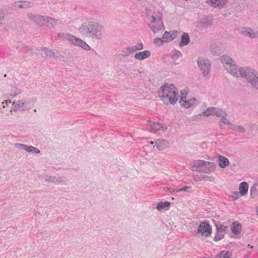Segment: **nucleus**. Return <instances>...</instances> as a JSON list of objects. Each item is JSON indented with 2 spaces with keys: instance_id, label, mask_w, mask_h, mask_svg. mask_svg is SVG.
<instances>
[{
  "instance_id": "obj_41",
  "label": "nucleus",
  "mask_w": 258,
  "mask_h": 258,
  "mask_svg": "<svg viewBox=\"0 0 258 258\" xmlns=\"http://www.w3.org/2000/svg\"><path fill=\"white\" fill-rule=\"evenodd\" d=\"M127 50H128V52H130V54H132V53L137 51L135 46L127 47Z\"/></svg>"
},
{
  "instance_id": "obj_10",
  "label": "nucleus",
  "mask_w": 258,
  "mask_h": 258,
  "mask_svg": "<svg viewBox=\"0 0 258 258\" xmlns=\"http://www.w3.org/2000/svg\"><path fill=\"white\" fill-rule=\"evenodd\" d=\"M27 17L29 20L38 26L40 27L44 26L45 16L35 15L31 12H28L27 13Z\"/></svg>"
},
{
  "instance_id": "obj_32",
  "label": "nucleus",
  "mask_w": 258,
  "mask_h": 258,
  "mask_svg": "<svg viewBox=\"0 0 258 258\" xmlns=\"http://www.w3.org/2000/svg\"><path fill=\"white\" fill-rule=\"evenodd\" d=\"M224 233L217 231V233L214 237V239L215 241L220 240L221 239H222L224 237Z\"/></svg>"
},
{
  "instance_id": "obj_22",
  "label": "nucleus",
  "mask_w": 258,
  "mask_h": 258,
  "mask_svg": "<svg viewBox=\"0 0 258 258\" xmlns=\"http://www.w3.org/2000/svg\"><path fill=\"white\" fill-rule=\"evenodd\" d=\"M44 19V26H48L50 24L52 27H54L58 22L57 19L48 16H45Z\"/></svg>"
},
{
  "instance_id": "obj_15",
  "label": "nucleus",
  "mask_w": 258,
  "mask_h": 258,
  "mask_svg": "<svg viewBox=\"0 0 258 258\" xmlns=\"http://www.w3.org/2000/svg\"><path fill=\"white\" fill-rule=\"evenodd\" d=\"M167 129L165 125H162L158 122H151L150 124V130L152 132H156L158 131L162 130L165 131Z\"/></svg>"
},
{
  "instance_id": "obj_16",
  "label": "nucleus",
  "mask_w": 258,
  "mask_h": 258,
  "mask_svg": "<svg viewBox=\"0 0 258 258\" xmlns=\"http://www.w3.org/2000/svg\"><path fill=\"white\" fill-rule=\"evenodd\" d=\"M222 45L220 43H215L210 46V51L212 54L217 56L222 52Z\"/></svg>"
},
{
  "instance_id": "obj_28",
  "label": "nucleus",
  "mask_w": 258,
  "mask_h": 258,
  "mask_svg": "<svg viewBox=\"0 0 258 258\" xmlns=\"http://www.w3.org/2000/svg\"><path fill=\"white\" fill-rule=\"evenodd\" d=\"M226 113L222 109L214 107V115L217 116L223 117L225 116Z\"/></svg>"
},
{
  "instance_id": "obj_7",
  "label": "nucleus",
  "mask_w": 258,
  "mask_h": 258,
  "mask_svg": "<svg viewBox=\"0 0 258 258\" xmlns=\"http://www.w3.org/2000/svg\"><path fill=\"white\" fill-rule=\"evenodd\" d=\"M220 60L227 73L232 76L237 68L236 62L230 56L225 54L220 56Z\"/></svg>"
},
{
  "instance_id": "obj_33",
  "label": "nucleus",
  "mask_w": 258,
  "mask_h": 258,
  "mask_svg": "<svg viewBox=\"0 0 258 258\" xmlns=\"http://www.w3.org/2000/svg\"><path fill=\"white\" fill-rule=\"evenodd\" d=\"M165 42L163 40L162 37L156 38L154 40V43L158 45H162Z\"/></svg>"
},
{
  "instance_id": "obj_50",
  "label": "nucleus",
  "mask_w": 258,
  "mask_h": 258,
  "mask_svg": "<svg viewBox=\"0 0 258 258\" xmlns=\"http://www.w3.org/2000/svg\"><path fill=\"white\" fill-rule=\"evenodd\" d=\"M151 144H153V142H151Z\"/></svg>"
},
{
  "instance_id": "obj_46",
  "label": "nucleus",
  "mask_w": 258,
  "mask_h": 258,
  "mask_svg": "<svg viewBox=\"0 0 258 258\" xmlns=\"http://www.w3.org/2000/svg\"><path fill=\"white\" fill-rule=\"evenodd\" d=\"M10 103H11V101L9 100H6L5 102H3V104H6V105H8Z\"/></svg>"
},
{
  "instance_id": "obj_3",
  "label": "nucleus",
  "mask_w": 258,
  "mask_h": 258,
  "mask_svg": "<svg viewBox=\"0 0 258 258\" xmlns=\"http://www.w3.org/2000/svg\"><path fill=\"white\" fill-rule=\"evenodd\" d=\"M232 76L247 81H258V72L249 66L237 67Z\"/></svg>"
},
{
  "instance_id": "obj_11",
  "label": "nucleus",
  "mask_w": 258,
  "mask_h": 258,
  "mask_svg": "<svg viewBox=\"0 0 258 258\" xmlns=\"http://www.w3.org/2000/svg\"><path fill=\"white\" fill-rule=\"evenodd\" d=\"M197 62L199 67L201 70L203 71V75L206 76L208 74L211 68V63L210 61L208 59L199 58Z\"/></svg>"
},
{
  "instance_id": "obj_34",
  "label": "nucleus",
  "mask_w": 258,
  "mask_h": 258,
  "mask_svg": "<svg viewBox=\"0 0 258 258\" xmlns=\"http://www.w3.org/2000/svg\"><path fill=\"white\" fill-rule=\"evenodd\" d=\"M217 231L224 233L227 229V226L223 225L217 226Z\"/></svg>"
},
{
  "instance_id": "obj_2",
  "label": "nucleus",
  "mask_w": 258,
  "mask_h": 258,
  "mask_svg": "<svg viewBox=\"0 0 258 258\" xmlns=\"http://www.w3.org/2000/svg\"><path fill=\"white\" fill-rule=\"evenodd\" d=\"M102 28V26L100 24L91 21L83 24L79 30L82 34L87 37L101 40L103 37L101 32Z\"/></svg>"
},
{
  "instance_id": "obj_35",
  "label": "nucleus",
  "mask_w": 258,
  "mask_h": 258,
  "mask_svg": "<svg viewBox=\"0 0 258 258\" xmlns=\"http://www.w3.org/2000/svg\"><path fill=\"white\" fill-rule=\"evenodd\" d=\"M200 24L202 27H205L209 26L211 24V22H208L206 19H204L200 22Z\"/></svg>"
},
{
  "instance_id": "obj_42",
  "label": "nucleus",
  "mask_w": 258,
  "mask_h": 258,
  "mask_svg": "<svg viewBox=\"0 0 258 258\" xmlns=\"http://www.w3.org/2000/svg\"><path fill=\"white\" fill-rule=\"evenodd\" d=\"M222 117H223L222 119V122H223L225 124H229L230 123V121L227 118L224 117V116Z\"/></svg>"
},
{
  "instance_id": "obj_39",
  "label": "nucleus",
  "mask_w": 258,
  "mask_h": 258,
  "mask_svg": "<svg viewBox=\"0 0 258 258\" xmlns=\"http://www.w3.org/2000/svg\"><path fill=\"white\" fill-rule=\"evenodd\" d=\"M205 180L213 182L215 180V178L212 176H205L203 177Z\"/></svg>"
},
{
  "instance_id": "obj_40",
  "label": "nucleus",
  "mask_w": 258,
  "mask_h": 258,
  "mask_svg": "<svg viewBox=\"0 0 258 258\" xmlns=\"http://www.w3.org/2000/svg\"><path fill=\"white\" fill-rule=\"evenodd\" d=\"M191 187L188 186H185L181 188H179L176 190V192H179L181 191H186L187 189H190Z\"/></svg>"
},
{
  "instance_id": "obj_18",
  "label": "nucleus",
  "mask_w": 258,
  "mask_h": 258,
  "mask_svg": "<svg viewBox=\"0 0 258 258\" xmlns=\"http://www.w3.org/2000/svg\"><path fill=\"white\" fill-rule=\"evenodd\" d=\"M41 55L43 57H49L50 58L54 57V52L50 49L43 47L41 49Z\"/></svg>"
},
{
  "instance_id": "obj_26",
  "label": "nucleus",
  "mask_w": 258,
  "mask_h": 258,
  "mask_svg": "<svg viewBox=\"0 0 258 258\" xmlns=\"http://www.w3.org/2000/svg\"><path fill=\"white\" fill-rule=\"evenodd\" d=\"M170 205V203L169 202H159L156 207V209L158 211H161L162 209H165L166 210L169 208Z\"/></svg>"
},
{
  "instance_id": "obj_45",
  "label": "nucleus",
  "mask_w": 258,
  "mask_h": 258,
  "mask_svg": "<svg viewBox=\"0 0 258 258\" xmlns=\"http://www.w3.org/2000/svg\"><path fill=\"white\" fill-rule=\"evenodd\" d=\"M237 130L238 131L240 132H244V130H243V127H240V126H238V127H237Z\"/></svg>"
},
{
  "instance_id": "obj_29",
  "label": "nucleus",
  "mask_w": 258,
  "mask_h": 258,
  "mask_svg": "<svg viewBox=\"0 0 258 258\" xmlns=\"http://www.w3.org/2000/svg\"><path fill=\"white\" fill-rule=\"evenodd\" d=\"M26 151L28 152H33V153H36V154L40 153V151L39 149H38L37 148H36L34 147L31 146H28Z\"/></svg>"
},
{
  "instance_id": "obj_24",
  "label": "nucleus",
  "mask_w": 258,
  "mask_h": 258,
  "mask_svg": "<svg viewBox=\"0 0 258 258\" xmlns=\"http://www.w3.org/2000/svg\"><path fill=\"white\" fill-rule=\"evenodd\" d=\"M213 7H221L223 6L227 2V0H209Z\"/></svg>"
},
{
  "instance_id": "obj_19",
  "label": "nucleus",
  "mask_w": 258,
  "mask_h": 258,
  "mask_svg": "<svg viewBox=\"0 0 258 258\" xmlns=\"http://www.w3.org/2000/svg\"><path fill=\"white\" fill-rule=\"evenodd\" d=\"M241 228L242 227L241 224L237 221L234 222L231 226L232 232L235 235L240 234L241 231Z\"/></svg>"
},
{
  "instance_id": "obj_30",
  "label": "nucleus",
  "mask_w": 258,
  "mask_h": 258,
  "mask_svg": "<svg viewBox=\"0 0 258 258\" xmlns=\"http://www.w3.org/2000/svg\"><path fill=\"white\" fill-rule=\"evenodd\" d=\"M181 53L179 51L175 50L172 52L171 57L172 59L176 60L178 59L181 56Z\"/></svg>"
},
{
  "instance_id": "obj_14",
  "label": "nucleus",
  "mask_w": 258,
  "mask_h": 258,
  "mask_svg": "<svg viewBox=\"0 0 258 258\" xmlns=\"http://www.w3.org/2000/svg\"><path fill=\"white\" fill-rule=\"evenodd\" d=\"M248 189V185L246 182H241L239 186V192L236 191L233 192L236 196V198L239 197V196H245L247 194Z\"/></svg>"
},
{
  "instance_id": "obj_12",
  "label": "nucleus",
  "mask_w": 258,
  "mask_h": 258,
  "mask_svg": "<svg viewBox=\"0 0 258 258\" xmlns=\"http://www.w3.org/2000/svg\"><path fill=\"white\" fill-rule=\"evenodd\" d=\"M240 33L245 37L250 38L258 37V32L249 28H242L240 31Z\"/></svg>"
},
{
  "instance_id": "obj_48",
  "label": "nucleus",
  "mask_w": 258,
  "mask_h": 258,
  "mask_svg": "<svg viewBox=\"0 0 258 258\" xmlns=\"http://www.w3.org/2000/svg\"><path fill=\"white\" fill-rule=\"evenodd\" d=\"M256 212L257 216H258V207L256 209Z\"/></svg>"
},
{
  "instance_id": "obj_9",
  "label": "nucleus",
  "mask_w": 258,
  "mask_h": 258,
  "mask_svg": "<svg viewBox=\"0 0 258 258\" xmlns=\"http://www.w3.org/2000/svg\"><path fill=\"white\" fill-rule=\"evenodd\" d=\"M197 233L202 237H208L212 233V228L207 222L201 223L198 228Z\"/></svg>"
},
{
  "instance_id": "obj_4",
  "label": "nucleus",
  "mask_w": 258,
  "mask_h": 258,
  "mask_svg": "<svg viewBox=\"0 0 258 258\" xmlns=\"http://www.w3.org/2000/svg\"><path fill=\"white\" fill-rule=\"evenodd\" d=\"M57 37L59 39L67 40L74 45L81 47L86 50H90L91 49L90 46L85 41L71 34L59 33L57 34Z\"/></svg>"
},
{
  "instance_id": "obj_17",
  "label": "nucleus",
  "mask_w": 258,
  "mask_h": 258,
  "mask_svg": "<svg viewBox=\"0 0 258 258\" xmlns=\"http://www.w3.org/2000/svg\"><path fill=\"white\" fill-rule=\"evenodd\" d=\"M150 55L151 52L149 50H145L136 53L134 56L136 59L141 60L149 57Z\"/></svg>"
},
{
  "instance_id": "obj_43",
  "label": "nucleus",
  "mask_w": 258,
  "mask_h": 258,
  "mask_svg": "<svg viewBox=\"0 0 258 258\" xmlns=\"http://www.w3.org/2000/svg\"><path fill=\"white\" fill-rule=\"evenodd\" d=\"M122 52L123 53L124 55H126V56H128L130 54H131L129 52H128V50H127V47L125 48V49H124L123 50H122Z\"/></svg>"
},
{
  "instance_id": "obj_21",
  "label": "nucleus",
  "mask_w": 258,
  "mask_h": 258,
  "mask_svg": "<svg viewBox=\"0 0 258 258\" xmlns=\"http://www.w3.org/2000/svg\"><path fill=\"white\" fill-rule=\"evenodd\" d=\"M175 37V34H171L170 32L165 31L162 36V39L165 42H168L173 40Z\"/></svg>"
},
{
  "instance_id": "obj_6",
  "label": "nucleus",
  "mask_w": 258,
  "mask_h": 258,
  "mask_svg": "<svg viewBox=\"0 0 258 258\" xmlns=\"http://www.w3.org/2000/svg\"><path fill=\"white\" fill-rule=\"evenodd\" d=\"M188 90L183 89L180 91L179 104L180 105L184 108H189L196 105L198 101L196 98L189 96Z\"/></svg>"
},
{
  "instance_id": "obj_23",
  "label": "nucleus",
  "mask_w": 258,
  "mask_h": 258,
  "mask_svg": "<svg viewBox=\"0 0 258 258\" xmlns=\"http://www.w3.org/2000/svg\"><path fill=\"white\" fill-rule=\"evenodd\" d=\"M156 148L160 151L164 150L167 147V143L163 140L159 139L155 142Z\"/></svg>"
},
{
  "instance_id": "obj_27",
  "label": "nucleus",
  "mask_w": 258,
  "mask_h": 258,
  "mask_svg": "<svg viewBox=\"0 0 258 258\" xmlns=\"http://www.w3.org/2000/svg\"><path fill=\"white\" fill-rule=\"evenodd\" d=\"M231 254L226 250H222L216 255V258H231Z\"/></svg>"
},
{
  "instance_id": "obj_5",
  "label": "nucleus",
  "mask_w": 258,
  "mask_h": 258,
  "mask_svg": "<svg viewBox=\"0 0 258 258\" xmlns=\"http://www.w3.org/2000/svg\"><path fill=\"white\" fill-rule=\"evenodd\" d=\"M162 18V14L160 12H154L151 16L149 26L154 34H157L164 29V25L161 22Z\"/></svg>"
},
{
  "instance_id": "obj_36",
  "label": "nucleus",
  "mask_w": 258,
  "mask_h": 258,
  "mask_svg": "<svg viewBox=\"0 0 258 258\" xmlns=\"http://www.w3.org/2000/svg\"><path fill=\"white\" fill-rule=\"evenodd\" d=\"M15 146L18 148L22 149L26 151L28 146L21 144H15Z\"/></svg>"
},
{
  "instance_id": "obj_8",
  "label": "nucleus",
  "mask_w": 258,
  "mask_h": 258,
  "mask_svg": "<svg viewBox=\"0 0 258 258\" xmlns=\"http://www.w3.org/2000/svg\"><path fill=\"white\" fill-rule=\"evenodd\" d=\"M194 165L191 167L192 170H196L197 166L201 168L202 171L205 173H210L213 172L216 168L215 164L213 162H207L204 160H197L194 162Z\"/></svg>"
},
{
  "instance_id": "obj_44",
  "label": "nucleus",
  "mask_w": 258,
  "mask_h": 258,
  "mask_svg": "<svg viewBox=\"0 0 258 258\" xmlns=\"http://www.w3.org/2000/svg\"><path fill=\"white\" fill-rule=\"evenodd\" d=\"M252 85L254 88L258 89V82H252Z\"/></svg>"
},
{
  "instance_id": "obj_31",
  "label": "nucleus",
  "mask_w": 258,
  "mask_h": 258,
  "mask_svg": "<svg viewBox=\"0 0 258 258\" xmlns=\"http://www.w3.org/2000/svg\"><path fill=\"white\" fill-rule=\"evenodd\" d=\"M204 116H208L210 115H214V107L208 108L205 112L203 113Z\"/></svg>"
},
{
  "instance_id": "obj_20",
  "label": "nucleus",
  "mask_w": 258,
  "mask_h": 258,
  "mask_svg": "<svg viewBox=\"0 0 258 258\" xmlns=\"http://www.w3.org/2000/svg\"><path fill=\"white\" fill-rule=\"evenodd\" d=\"M229 164V160L226 157L222 155L218 156V164L221 168H224L228 166Z\"/></svg>"
},
{
  "instance_id": "obj_25",
  "label": "nucleus",
  "mask_w": 258,
  "mask_h": 258,
  "mask_svg": "<svg viewBox=\"0 0 258 258\" xmlns=\"http://www.w3.org/2000/svg\"><path fill=\"white\" fill-rule=\"evenodd\" d=\"M189 43V36L187 33H184L181 37V39L180 42V45L181 46L187 45Z\"/></svg>"
},
{
  "instance_id": "obj_47",
  "label": "nucleus",
  "mask_w": 258,
  "mask_h": 258,
  "mask_svg": "<svg viewBox=\"0 0 258 258\" xmlns=\"http://www.w3.org/2000/svg\"><path fill=\"white\" fill-rule=\"evenodd\" d=\"M56 57H59L60 59L61 58V57L64 58V57L62 55H59V56H56Z\"/></svg>"
},
{
  "instance_id": "obj_37",
  "label": "nucleus",
  "mask_w": 258,
  "mask_h": 258,
  "mask_svg": "<svg viewBox=\"0 0 258 258\" xmlns=\"http://www.w3.org/2000/svg\"><path fill=\"white\" fill-rule=\"evenodd\" d=\"M136 51L141 50L143 49V44L142 43H139L137 45L135 46Z\"/></svg>"
},
{
  "instance_id": "obj_1",
  "label": "nucleus",
  "mask_w": 258,
  "mask_h": 258,
  "mask_svg": "<svg viewBox=\"0 0 258 258\" xmlns=\"http://www.w3.org/2000/svg\"><path fill=\"white\" fill-rule=\"evenodd\" d=\"M158 96L165 104H174L178 99L177 89L171 83H165L158 91Z\"/></svg>"
},
{
  "instance_id": "obj_13",
  "label": "nucleus",
  "mask_w": 258,
  "mask_h": 258,
  "mask_svg": "<svg viewBox=\"0 0 258 258\" xmlns=\"http://www.w3.org/2000/svg\"><path fill=\"white\" fill-rule=\"evenodd\" d=\"M33 3L25 1L15 2L12 4V7L14 9H16L17 8L21 9H28L33 8Z\"/></svg>"
},
{
  "instance_id": "obj_38",
  "label": "nucleus",
  "mask_w": 258,
  "mask_h": 258,
  "mask_svg": "<svg viewBox=\"0 0 258 258\" xmlns=\"http://www.w3.org/2000/svg\"><path fill=\"white\" fill-rule=\"evenodd\" d=\"M5 17L4 12L0 9V24H2Z\"/></svg>"
},
{
  "instance_id": "obj_49",
  "label": "nucleus",
  "mask_w": 258,
  "mask_h": 258,
  "mask_svg": "<svg viewBox=\"0 0 258 258\" xmlns=\"http://www.w3.org/2000/svg\"><path fill=\"white\" fill-rule=\"evenodd\" d=\"M178 62H174V64H178Z\"/></svg>"
}]
</instances>
